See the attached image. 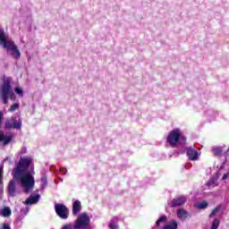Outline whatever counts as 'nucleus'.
<instances>
[{
	"instance_id": "9",
	"label": "nucleus",
	"mask_w": 229,
	"mask_h": 229,
	"mask_svg": "<svg viewBox=\"0 0 229 229\" xmlns=\"http://www.w3.org/2000/svg\"><path fill=\"white\" fill-rule=\"evenodd\" d=\"M8 192L10 196H16L17 195V184L15 180L10 181L7 186Z\"/></svg>"
},
{
	"instance_id": "13",
	"label": "nucleus",
	"mask_w": 229,
	"mask_h": 229,
	"mask_svg": "<svg viewBox=\"0 0 229 229\" xmlns=\"http://www.w3.org/2000/svg\"><path fill=\"white\" fill-rule=\"evenodd\" d=\"M219 180V174H217L215 177L211 178L208 182L207 186L208 187H217L219 185V182H217Z\"/></svg>"
},
{
	"instance_id": "3",
	"label": "nucleus",
	"mask_w": 229,
	"mask_h": 229,
	"mask_svg": "<svg viewBox=\"0 0 229 229\" xmlns=\"http://www.w3.org/2000/svg\"><path fill=\"white\" fill-rule=\"evenodd\" d=\"M1 44L4 49L7 51V55H10L14 60H19V58H21V50H19V47L15 45V42L10 39L8 34L1 32Z\"/></svg>"
},
{
	"instance_id": "8",
	"label": "nucleus",
	"mask_w": 229,
	"mask_h": 229,
	"mask_svg": "<svg viewBox=\"0 0 229 229\" xmlns=\"http://www.w3.org/2000/svg\"><path fill=\"white\" fill-rule=\"evenodd\" d=\"M177 217L181 221H186V219H189V217H191V213L183 208H179L177 210Z\"/></svg>"
},
{
	"instance_id": "24",
	"label": "nucleus",
	"mask_w": 229,
	"mask_h": 229,
	"mask_svg": "<svg viewBox=\"0 0 229 229\" xmlns=\"http://www.w3.org/2000/svg\"><path fill=\"white\" fill-rule=\"evenodd\" d=\"M213 152L215 153V155H221V153H223V148L216 147L213 148Z\"/></svg>"
},
{
	"instance_id": "25",
	"label": "nucleus",
	"mask_w": 229,
	"mask_h": 229,
	"mask_svg": "<svg viewBox=\"0 0 229 229\" xmlns=\"http://www.w3.org/2000/svg\"><path fill=\"white\" fill-rule=\"evenodd\" d=\"M220 208H221L220 207H217L215 209H213L211 214L209 215V217H214V216H216L219 212Z\"/></svg>"
},
{
	"instance_id": "6",
	"label": "nucleus",
	"mask_w": 229,
	"mask_h": 229,
	"mask_svg": "<svg viewBox=\"0 0 229 229\" xmlns=\"http://www.w3.org/2000/svg\"><path fill=\"white\" fill-rule=\"evenodd\" d=\"M55 212L59 217L62 219H67L69 217V209H67V207L62 204H55Z\"/></svg>"
},
{
	"instance_id": "17",
	"label": "nucleus",
	"mask_w": 229,
	"mask_h": 229,
	"mask_svg": "<svg viewBox=\"0 0 229 229\" xmlns=\"http://www.w3.org/2000/svg\"><path fill=\"white\" fill-rule=\"evenodd\" d=\"M164 229H178V222L176 220H171Z\"/></svg>"
},
{
	"instance_id": "4",
	"label": "nucleus",
	"mask_w": 229,
	"mask_h": 229,
	"mask_svg": "<svg viewBox=\"0 0 229 229\" xmlns=\"http://www.w3.org/2000/svg\"><path fill=\"white\" fill-rule=\"evenodd\" d=\"M2 98L7 104L8 99L15 100V95L12 92V78L4 76L2 84Z\"/></svg>"
},
{
	"instance_id": "21",
	"label": "nucleus",
	"mask_w": 229,
	"mask_h": 229,
	"mask_svg": "<svg viewBox=\"0 0 229 229\" xmlns=\"http://www.w3.org/2000/svg\"><path fill=\"white\" fill-rule=\"evenodd\" d=\"M40 182H41L42 189H46V185H47V176L41 177Z\"/></svg>"
},
{
	"instance_id": "5",
	"label": "nucleus",
	"mask_w": 229,
	"mask_h": 229,
	"mask_svg": "<svg viewBox=\"0 0 229 229\" xmlns=\"http://www.w3.org/2000/svg\"><path fill=\"white\" fill-rule=\"evenodd\" d=\"M89 224H90V217L87 213H82L75 221L73 228L75 229L87 228V226H89Z\"/></svg>"
},
{
	"instance_id": "16",
	"label": "nucleus",
	"mask_w": 229,
	"mask_h": 229,
	"mask_svg": "<svg viewBox=\"0 0 229 229\" xmlns=\"http://www.w3.org/2000/svg\"><path fill=\"white\" fill-rule=\"evenodd\" d=\"M1 216L3 217H11L12 216V208H10V207L6 206L4 207V208L1 210Z\"/></svg>"
},
{
	"instance_id": "12",
	"label": "nucleus",
	"mask_w": 229,
	"mask_h": 229,
	"mask_svg": "<svg viewBox=\"0 0 229 229\" xmlns=\"http://www.w3.org/2000/svg\"><path fill=\"white\" fill-rule=\"evenodd\" d=\"M40 199V195H31L30 198H28L25 200V205H34V203H38V201Z\"/></svg>"
},
{
	"instance_id": "2",
	"label": "nucleus",
	"mask_w": 229,
	"mask_h": 229,
	"mask_svg": "<svg viewBox=\"0 0 229 229\" xmlns=\"http://www.w3.org/2000/svg\"><path fill=\"white\" fill-rule=\"evenodd\" d=\"M187 142V137L183 135V131L180 128H175L170 131L166 136V144L170 148H177Z\"/></svg>"
},
{
	"instance_id": "11",
	"label": "nucleus",
	"mask_w": 229,
	"mask_h": 229,
	"mask_svg": "<svg viewBox=\"0 0 229 229\" xmlns=\"http://www.w3.org/2000/svg\"><path fill=\"white\" fill-rule=\"evenodd\" d=\"M185 201H187V198L178 197L172 201V207H182V205H185Z\"/></svg>"
},
{
	"instance_id": "1",
	"label": "nucleus",
	"mask_w": 229,
	"mask_h": 229,
	"mask_svg": "<svg viewBox=\"0 0 229 229\" xmlns=\"http://www.w3.org/2000/svg\"><path fill=\"white\" fill-rule=\"evenodd\" d=\"M28 153L26 147L21 148L18 155L20 160L16 167L13 170V180L20 182L21 187L26 192H30L35 187V166H33V158L31 157H25Z\"/></svg>"
},
{
	"instance_id": "28",
	"label": "nucleus",
	"mask_w": 229,
	"mask_h": 229,
	"mask_svg": "<svg viewBox=\"0 0 229 229\" xmlns=\"http://www.w3.org/2000/svg\"><path fill=\"white\" fill-rule=\"evenodd\" d=\"M109 227H110L111 229H119V227H118L117 225H114V224H110V225H109Z\"/></svg>"
},
{
	"instance_id": "20",
	"label": "nucleus",
	"mask_w": 229,
	"mask_h": 229,
	"mask_svg": "<svg viewBox=\"0 0 229 229\" xmlns=\"http://www.w3.org/2000/svg\"><path fill=\"white\" fill-rule=\"evenodd\" d=\"M20 106H21V104L14 103L10 106V108L8 109V112H16V110H19Z\"/></svg>"
},
{
	"instance_id": "7",
	"label": "nucleus",
	"mask_w": 229,
	"mask_h": 229,
	"mask_svg": "<svg viewBox=\"0 0 229 229\" xmlns=\"http://www.w3.org/2000/svg\"><path fill=\"white\" fill-rule=\"evenodd\" d=\"M22 123L15 118V116H13L10 120H8L5 123L6 128H14V129H19Z\"/></svg>"
},
{
	"instance_id": "29",
	"label": "nucleus",
	"mask_w": 229,
	"mask_h": 229,
	"mask_svg": "<svg viewBox=\"0 0 229 229\" xmlns=\"http://www.w3.org/2000/svg\"><path fill=\"white\" fill-rule=\"evenodd\" d=\"M29 212V209H25V210H21V214H24V216H26V214H28Z\"/></svg>"
},
{
	"instance_id": "18",
	"label": "nucleus",
	"mask_w": 229,
	"mask_h": 229,
	"mask_svg": "<svg viewBox=\"0 0 229 229\" xmlns=\"http://www.w3.org/2000/svg\"><path fill=\"white\" fill-rule=\"evenodd\" d=\"M14 93L18 95V98H24V89L21 86L14 88Z\"/></svg>"
},
{
	"instance_id": "23",
	"label": "nucleus",
	"mask_w": 229,
	"mask_h": 229,
	"mask_svg": "<svg viewBox=\"0 0 229 229\" xmlns=\"http://www.w3.org/2000/svg\"><path fill=\"white\" fill-rule=\"evenodd\" d=\"M219 223H220L219 219L216 218L214 220V222H213L211 229H217V228H219Z\"/></svg>"
},
{
	"instance_id": "15",
	"label": "nucleus",
	"mask_w": 229,
	"mask_h": 229,
	"mask_svg": "<svg viewBox=\"0 0 229 229\" xmlns=\"http://www.w3.org/2000/svg\"><path fill=\"white\" fill-rule=\"evenodd\" d=\"M80 210H81V202H80V200H75L72 206V214L76 216Z\"/></svg>"
},
{
	"instance_id": "14",
	"label": "nucleus",
	"mask_w": 229,
	"mask_h": 229,
	"mask_svg": "<svg viewBox=\"0 0 229 229\" xmlns=\"http://www.w3.org/2000/svg\"><path fill=\"white\" fill-rule=\"evenodd\" d=\"M187 155L190 160H198V151L194 148H189L187 150Z\"/></svg>"
},
{
	"instance_id": "27",
	"label": "nucleus",
	"mask_w": 229,
	"mask_h": 229,
	"mask_svg": "<svg viewBox=\"0 0 229 229\" xmlns=\"http://www.w3.org/2000/svg\"><path fill=\"white\" fill-rule=\"evenodd\" d=\"M2 229H12V227H10V223L4 224Z\"/></svg>"
},
{
	"instance_id": "10",
	"label": "nucleus",
	"mask_w": 229,
	"mask_h": 229,
	"mask_svg": "<svg viewBox=\"0 0 229 229\" xmlns=\"http://www.w3.org/2000/svg\"><path fill=\"white\" fill-rule=\"evenodd\" d=\"M12 139H13V135L9 132V133H3L1 135V142L3 146H7V144H10L12 142Z\"/></svg>"
},
{
	"instance_id": "26",
	"label": "nucleus",
	"mask_w": 229,
	"mask_h": 229,
	"mask_svg": "<svg viewBox=\"0 0 229 229\" xmlns=\"http://www.w3.org/2000/svg\"><path fill=\"white\" fill-rule=\"evenodd\" d=\"M222 180L225 182V180H229V170L224 174Z\"/></svg>"
},
{
	"instance_id": "19",
	"label": "nucleus",
	"mask_w": 229,
	"mask_h": 229,
	"mask_svg": "<svg viewBox=\"0 0 229 229\" xmlns=\"http://www.w3.org/2000/svg\"><path fill=\"white\" fill-rule=\"evenodd\" d=\"M195 207L197 208H200V209H203V208H207V207H208V203H207V201H202V202H198Z\"/></svg>"
},
{
	"instance_id": "22",
	"label": "nucleus",
	"mask_w": 229,
	"mask_h": 229,
	"mask_svg": "<svg viewBox=\"0 0 229 229\" xmlns=\"http://www.w3.org/2000/svg\"><path fill=\"white\" fill-rule=\"evenodd\" d=\"M165 221H167V216H161L157 222L156 225L157 226H160V224L162 223H165Z\"/></svg>"
}]
</instances>
